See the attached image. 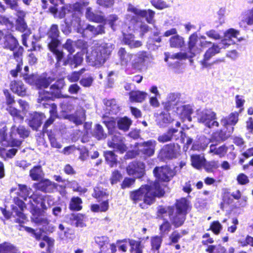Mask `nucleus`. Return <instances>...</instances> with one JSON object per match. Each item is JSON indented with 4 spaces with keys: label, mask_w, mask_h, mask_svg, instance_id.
<instances>
[{
    "label": "nucleus",
    "mask_w": 253,
    "mask_h": 253,
    "mask_svg": "<svg viewBox=\"0 0 253 253\" xmlns=\"http://www.w3.org/2000/svg\"><path fill=\"white\" fill-rule=\"evenodd\" d=\"M165 191L159 181H156L150 186L142 185L139 189L133 191L130 193V198L134 203H139V207L145 209L147 205L152 204L156 197L164 196Z\"/></svg>",
    "instance_id": "1"
},
{
    "label": "nucleus",
    "mask_w": 253,
    "mask_h": 253,
    "mask_svg": "<svg viewBox=\"0 0 253 253\" xmlns=\"http://www.w3.org/2000/svg\"><path fill=\"white\" fill-rule=\"evenodd\" d=\"M88 2L83 0H80L73 4L66 5L62 7L58 12L57 7H50L49 10L55 17L62 18L65 16H72L71 25L77 31V32H82L83 29L81 27V20L80 16L82 14V9L84 7L88 5Z\"/></svg>",
    "instance_id": "2"
},
{
    "label": "nucleus",
    "mask_w": 253,
    "mask_h": 253,
    "mask_svg": "<svg viewBox=\"0 0 253 253\" xmlns=\"http://www.w3.org/2000/svg\"><path fill=\"white\" fill-rule=\"evenodd\" d=\"M114 45L111 43L98 41L94 43L90 52L86 53V60L93 66L99 67L109 58Z\"/></svg>",
    "instance_id": "3"
},
{
    "label": "nucleus",
    "mask_w": 253,
    "mask_h": 253,
    "mask_svg": "<svg viewBox=\"0 0 253 253\" xmlns=\"http://www.w3.org/2000/svg\"><path fill=\"white\" fill-rule=\"evenodd\" d=\"M239 31L234 29H229L224 33V38L218 43H212V46L206 52L204 56V59L201 61V63L204 67H208L210 64L208 62L212 56L219 53L222 48H227L229 45L235 43L233 39H238V36Z\"/></svg>",
    "instance_id": "4"
},
{
    "label": "nucleus",
    "mask_w": 253,
    "mask_h": 253,
    "mask_svg": "<svg viewBox=\"0 0 253 253\" xmlns=\"http://www.w3.org/2000/svg\"><path fill=\"white\" fill-rule=\"evenodd\" d=\"M7 128L5 126L0 129V143L2 145L7 146H19L21 144V141L18 139V136L24 138L28 136L29 131L22 126L16 127L15 126L11 127L9 135L6 133Z\"/></svg>",
    "instance_id": "5"
},
{
    "label": "nucleus",
    "mask_w": 253,
    "mask_h": 253,
    "mask_svg": "<svg viewBox=\"0 0 253 253\" xmlns=\"http://www.w3.org/2000/svg\"><path fill=\"white\" fill-rule=\"evenodd\" d=\"M63 86V81L58 80L56 81L53 84L51 85L50 88L47 90H43V92H39V96L38 99V102L45 106V107L48 106L50 107L49 113L50 117L55 119L57 116L56 106L52 104L50 105L45 103L43 101L53 100L54 98H60L61 97V88Z\"/></svg>",
    "instance_id": "6"
},
{
    "label": "nucleus",
    "mask_w": 253,
    "mask_h": 253,
    "mask_svg": "<svg viewBox=\"0 0 253 253\" xmlns=\"http://www.w3.org/2000/svg\"><path fill=\"white\" fill-rule=\"evenodd\" d=\"M211 44V42L206 40H201L198 43V36L194 33L189 38L188 51L190 54L187 55V53H177L171 55L170 58L182 59L187 57H193L201 51V48L208 47Z\"/></svg>",
    "instance_id": "7"
},
{
    "label": "nucleus",
    "mask_w": 253,
    "mask_h": 253,
    "mask_svg": "<svg viewBox=\"0 0 253 253\" xmlns=\"http://www.w3.org/2000/svg\"><path fill=\"white\" fill-rule=\"evenodd\" d=\"M48 46L50 50L55 56L58 65L60 66V63L64 56V53L57 49V47L60 44V32L57 25L53 24L47 32Z\"/></svg>",
    "instance_id": "8"
},
{
    "label": "nucleus",
    "mask_w": 253,
    "mask_h": 253,
    "mask_svg": "<svg viewBox=\"0 0 253 253\" xmlns=\"http://www.w3.org/2000/svg\"><path fill=\"white\" fill-rule=\"evenodd\" d=\"M127 11L134 14H127L126 15L125 17L126 21L132 25H135L139 21V18L138 16L145 18L146 21L149 24L153 25L155 22L154 19L155 12L152 10H141L134 7L131 4H129Z\"/></svg>",
    "instance_id": "9"
},
{
    "label": "nucleus",
    "mask_w": 253,
    "mask_h": 253,
    "mask_svg": "<svg viewBox=\"0 0 253 253\" xmlns=\"http://www.w3.org/2000/svg\"><path fill=\"white\" fill-rule=\"evenodd\" d=\"M197 118L199 123L209 128H215L219 126L215 112L210 109H204L197 111Z\"/></svg>",
    "instance_id": "10"
},
{
    "label": "nucleus",
    "mask_w": 253,
    "mask_h": 253,
    "mask_svg": "<svg viewBox=\"0 0 253 253\" xmlns=\"http://www.w3.org/2000/svg\"><path fill=\"white\" fill-rule=\"evenodd\" d=\"M233 129L234 127L232 126L227 133L224 132L222 130H221L219 132L215 133L212 137V139H216V143L215 144H211L210 145L209 153L218 155L219 157H223L227 151V147L225 145L217 147V142L225 140L227 139L230 136Z\"/></svg>",
    "instance_id": "11"
},
{
    "label": "nucleus",
    "mask_w": 253,
    "mask_h": 253,
    "mask_svg": "<svg viewBox=\"0 0 253 253\" xmlns=\"http://www.w3.org/2000/svg\"><path fill=\"white\" fill-rule=\"evenodd\" d=\"M150 59V54L145 51H139L133 54L130 66L132 69L141 72L146 70Z\"/></svg>",
    "instance_id": "12"
},
{
    "label": "nucleus",
    "mask_w": 253,
    "mask_h": 253,
    "mask_svg": "<svg viewBox=\"0 0 253 253\" xmlns=\"http://www.w3.org/2000/svg\"><path fill=\"white\" fill-rule=\"evenodd\" d=\"M14 201L15 205L12 206L11 212L10 213L9 211L1 208L2 213L7 219L9 218L11 214L13 216H17L18 218L15 219V222L20 224L24 223L26 218V215L23 212L24 208L26 207L25 204L18 198H15Z\"/></svg>",
    "instance_id": "13"
},
{
    "label": "nucleus",
    "mask_w": 253,
    "mask_h": 253,
    "mask_svg": "<svg viewBox=\"0 0 253 253\" xmlns=\"http://www.w3.org/2000/svg\"><path fill=\"white\" fill-rule=\"evenodd\" d=\"M153 173L158 180L168 182L175 175V172L168 166H163L156 167L153 170Z\"/></svg>",
    "instance_id": "14"
},
{
    "label": "nucleus",
    "mask_w": 253,
    "mask_h": 253,
    "mask_svg": "<svg viewBox=\"0 0 253 253\" xmlns=\"http://www.w3.org/2000/svg\"><path fill=\"white\" fill-rule=\"evenodd\" d=\"M145 166L144 163L134 161L129 164L126 168V171L129 175L135 178H140L145 174Z\"/></svg>",
    "instance_id": "15"
},
{
    "label": "nucleus",
    "mask_w": 253,
    "mask_h": 253,
    "mask_svg": "<svg viewBox=\"0 0 253 253\" xmlns=\"http://www.w3.org/2000/svg\"><path fill=\"white\" fill-rule=\"evenodd\" d=\"M183 135L182 130L171 128L169 129L166 132L159 135L158 137V140L160 142L165 143L168 141L176 140L180 137L184 141Z\"/></svg>",
    "instance_id": "16"
},
{
    "label": "nucleus",
    "mask_w": 253,
    "mask_h": 253,
    "mask_svg": "<svg viewBox=\"0 0 253 253\" xmlns=\"http://www.w3.org/2000/svg\"><path fill=\"white\" fill-rule=\"evenodd\" d=\"M112 135L111 140H109L108 145L109 147L114 148L121 153L126 150V147L124 143V138L118 132L110 133Z\"/></svg>",
    "instance_id": "17"
},
{
    "label": "nucleus",
    "mask_w": 253,
    "mask_h": 253,
    "mask_svg": "<svg viewBox=\"0 0 253 253\" xmlns=\"http://www.w3.org/2000/svg\"><path fill=\"white\" fill-rule=\"evenodd\" d=\"M180 152V147L178 144H169L166 145L161 151L162 157L168 159L176 158Z\"/></svg>",
    "instance_id": "18"
},
{
    "label": "nucleus",
    "mask_w": 253,
    "mask_h": 253,
    "mask_svg": "<svg viewBox=\"0 0 253 253\" xmlns=\"http://www.w3.org/2000/svg\"><path fill=\"white\" fill-rule=\"evenodd\" d=\"M49 196H43L38 193H33L29 197V202L31 203V210L32 212V205H34L35 206H37V208L38 205H40L41 208L43 210L47 209V207L45 205V201H48L49 200Z\"/></svg>",
    "instance_id": "19"
},
{
    "label": "nucleus",
    "mask_w": 253,
    "mask_h": 253,
    "mask_svg": "<svg viewBox=\"0 0 253 253\" xmlns=\"http://www.w3.org/2000/svg\"><path fill=\"white\" fill-rule=\"evenodd\" d=\"M180 94L171 93L169 94L167 100L163 103L164 109L166 111L175 110L176 107L180 106L181 103L179 102Z\"/></svg>",
    "instance_id": "20"
},
{
    "label": "nucleus",
    "mask_w": 253,
    "mask_h": 253,
    "mask_svg": "<svg viewBox=\"0 0 253 253\" xmlns=\"http://www.w3.org/2000/svg\"><path fill=\"white\" fill-rule=\"evenodd\" d=\"M157 142L154 140H149L139 144L140 152L145 157H151L155 152Z\"/></svg>",
    "instance_id": "21"
},
{
    "label": "nucleus",
    "mask_w": 253,
    "mask_h": 253,
    "mask_svg": "<svg viewBox=\"0 0 253 253\" xmlns=\"http://www.w3.org/2000/svg\"><path fill=\"white\" fill-rule=\"evenodd\" d=\"M181 119L185 121L187 120L189 122L192 121L191 114L193 113V109L190 105H182L176 107V109L174 110Z\"/></svg>",
    "instance_id": "22"
},
{
    "label": "nucleus",
    "mask_w": 253,
    "mask_h": 253,
    "mask_svg": "<svg viewBox=\"0 0 253 253\" xmlns=\"http://www.w3.org/2000/svg\"><path fill=\"white\" fill-rule=\"evenodd\" d=\"M18 44L19 43L18 40L11 33H6L4 39L0 43V45L4 49L9 50H15Z\"/></svg>",
    "instance_id": "23"
},
{
    "label": "nucleus",
    "mask_w": 253,
    "mask_h": 253,
    "mask_svg": "<svg viewBox=\"0 0 253 253\" xmlns=\"http://www.w3.org/2000/svg\"><path fill=\"white\" fill-rule=\"evenodd\" d=\"M44 116L43 114L33 112L30 114L28 124L33 129L37 130L41 125Z\"/></svg>",
    "instance_id": "24"
},
{
    "label": "nucleus",
    "mask_w": 253,
    "mask_h": 253,
    "mask_svg": "<svg viewBox=\"0 0 253 253\" xmlns=\"http://www.w3.org/2000/svg\"><path fill=\"white\" fill-rule=\"evenodd\" d=\"M10 88L12 91L20 96H24L27 94V88L21 81L14 80L10 84Z\"/></svg>",
    "instance_id": "25"
},
{
    "label": "nucleus",
    "mask_w": 253,
    "mask_h": 253,
    "mask_svg": "<svg viewBox=\"0 0 253 253\" xmlns=\"http://www.w3.org/2000/svg\"><path fill=\"white\" fill-rule=\"evenodd\" d=\"M169 111L162 112L157 116L156 124L160 127H165L173 121Z\"/></svg>",
    "instance_id": "26"
},
{
    "label": "nucleus",
    "mask_w": 253,
    "mask_h": 253,
    "mask_svg": "<svg viewBox=\"0 0 253 253\" xmlns=\"http://www.w3.org/2000/svg\"><path fill=\"white\" fill-rule=\"evenodd\" d=\"M81 27L83 29V31L82 32H78L79 33L84 35V33L87 31L91 33L92 35L96 36L99 34H102L105 33V27L103 25H83L81 23Z\"/></svg>",
    "instance_id": "27"
},
{
    "label": "nucleus",
    "mask_w": 253,
    "mask_h": 253,
    "mask_svg": "<svg viewBox=\"0 0 253 253\" xmlns=\"http://www.w3.org/2000/svg\"><path fill=\"white\" fill-rule=\"evenodd\" d=\"M133 54L127 52L125 48L121 47L117 52L120 64L122 66H126L131 61Z\"/></svg>",
    "instance_id": "28"
},
{
    "label": "nucleus",
    "mask_w": 253,
    "mask_h": 253,
    "mask_svg": "<svg viewBox=\"0 0 253 253\" xmlns=\"http://www.w3.org/2000/svg\"><path fill=\"white\" fill-rule=\"evenodd\" d=\"M41 209L37 208V206L32 205V213L33 215L32 219L36 223L42 225L43 226L48 225L49 224L48 220L45 217L40 216Z\"/></svg>",
    "instance_id": "29"
},
{
    "label": "nucleus",
    "mask_w": 253,
    "mask_h": 253,
    "mask_svg": "<svg viewBox=\"0 0 253 253\" xmlns=\"http://www.w3.org/2000/svg\"><path fill=\"white\" fill-rule=\"evenodd\" d=\"M84 216L83 214H71L67 217V222L71 225L77 227H84L86 226L84 223Z\"/></svg>",
    "instance_id": "30"
},
{
    "label": "nucleus",
    "mask_w": 253,
    "mask_h": 253,
    "mask_svg": "<svg viewBox=\"0 0 253 253\" xmlns=\"http://www.w3.org/2000/svg\"><path fill=\"white\" fill-rule=\"evenodd\" d=\"M56 187V184L46 179L36 184V188L45 193H51Z\"/></svg>",
    "instance_id": "31"
},
{
    "label": "nucleus",
    "mask_w": 253,
    "mask_h": 253,
    "mask_svg": "<svg viewBox=\"0 0 253 253\" xmlns=\"http://www.w3.org/2000/svg\"><path fill=\"white\" fill-rule=\"evenodd\" d=\"M186 214L175 211L174 214L169 213L170 220L172 224L175 227L178 228L184 222Z\"/></svg>",
    "instance_id": "32"
},
{
    "label": "nucleus",
    "mask_w": 253,
    "mask_h": 253,
    "mask_svg": "<svg viewBox=\"0 0 253 253\" xmlns=\"http://www.w3.org/2000/svg\"><path fill=\"white\" fill-rule=\"evenodd\" d=\"M83 61V57L81 53L78 52L73 56H69L68 59L63 61V65H69L71 68H75L80 65Z\"/></svg>",
    "instance_id": "33"
},
{
    "label": "nucleus",
    "mask_w": 253,
    "mask_h": 253,
    "mask_svg": "<svg viewBox=\"0 0 253 253\" xmlns=\"http://www.w3.org/2000/svg\"><path fill=\"white\" fill-rule=\"evenodd\" d=\"M103 103L106 106V113L110 115H116L119 112V107L117 104L115 99H105L103 100Z\"/></svg>",
    "instance_id": "34"
},
{
    "label": "nucleus",
    "mask_w": 253,
    "mask_h": 253,
    "mask_svg": "<svg viewBox=\"0 0 253 253\" xmlns=\"http://www.w3.org/2000/svg\"><path fill=\"white\" fill-rule=\"evenodd\" d=\"M239 114L237 112H233L228 116L223 117L221 120V124L227 127L228 126H235L238 121Z\"/></svg>",
    "instance_id": "35"
},
{
    "label": "nucleus",
    "mask_w": 253,
    "mask_h": 253,
    "mask_svg": "<svg viewBox=\"0 0 253 253\" xmlns=\"http://www.w3.org/2000/svg\"><path fill=\"white\" fill-rule=\"evenodd\" d=\"M69 119L76 125L82 124L85 119L84 110H80L76 112L75 114L69 115Z\"/></svg>",
    "instance_id": "36"
},
{
    "label": "nucleus",
    "mask_w": 253,
    "mask_h": 253,
    "mask_svg": "<svg viewBox=\"0 0 253 253\" xmlns=\"http://www.w3.org/2000/svg\"><path fill=\"white\" fill-rule=\"evenodd\" d=\"M176 211L187 214L189 207V202L185 198L177 200L176 204Z\"/></svg>",
    "instance_id": "37"
},
{
    "label": "nucleus",
    "mask_w": 253,
    "mask_h": 253,
    "mask_svg": "<svg viewBox=\"0 0 253 253\" xmlns=\"http://www.w3.org/2000/svg\"><path fill=\"white\" fill-rule=\"evenodd\" d=\"M127 241L130 247V252L131 253H142L144 246L141 241L130 239H128Z\"/></svg>",
    "instance_id": "38"
},
{
    "label": "nucleus",
    "mask_w": 253,
    "mask_h": 253,
    "mask_svg": "<svg viewBox=\"0 0 253 253\" xmlns=\"http://www.w3.org/2000/svg\"><path fill=\"white\" fill-rule=\"evenodd\" d=\"M55 80L54 78L48 77L46 78L44 76H40L38 77L36 86L39 89L44 88H47L50 84Z\"/></svg>",
    "instance_id": "39"
},
{
    "label": "nucleus",
    "mask_w": 253,
    "mask_h": 253,
    "mask_svg": "<svg viewBox=\"0 0 253 253\" xmlns=\"http://www.w3.org/2000/svg\"><path fill=\"white\" fill-rule=\"evenodd\" d=\"M129 98L131 101L142 102L146 98L147 93L139 90L132 91L129 92Z\"/></svg>",
    "instance_id": "40"
},
{
    "label": "nucleus",
    "mask_w": 253,
    "mask_h": 253,
    "mask_svg": "<svg viewBox=\"0 0 253 253\" xmlns=\"http://www.w3.org/2000/svg\"><path fill=\"white\" fill-rule=\"evenodd\" d=\"M86 18L91 21L95 22H102L104 20V17L100 14H97L91 11V8L87 7L85 12Z\"/></svg>",
    "instance_id": "41"
},
{
    "label": "nucleus",
    "mask_w": 253,
    "mask_h": 253,
    "mask_svg": "<svg viewBox=\"0 0 253 253\" xmlns=\"http://www.w3.org/2000/svg\"><path fill=\"white\" fill-rule=\"evenodd\" d=\"M43 176L44 173L41 166H35L30 171V176L33 180H40Z\"/></svg>",
    "instance_id": "42"
},
{
    "label": "nucleus",
    "mask_w": 253,
    "mask_h": 253,
    "mask_svg": "<svg viewBox=\"0 0 253 253\" xmlns=\"http://www.w3.org/2000/svg\"><path fill=\"white\" fill-rule=\"evenodd\" d=\"M191 164L193 167L200 169L204 166L206 159L203 156L199 155H194L191 156Z\"/></svg>",
    "instance_id": "43"
},
{
    "label": "nucleus",
    "mask_w": 253,
    "mask_h": 253,
    "mask_svg": "<svg viewBox=\"0 0 253 253\" xmlns=\"http://www.w3.org/2000/svg\"><path fill=\"white\" fill-rule=\"evenodd\" d=\"M0 253H19V250L12 244L4 242L0 244Z\"/></svg>",
    "instance_id": "44"
},
{
    "label": "nucleus",
    "mask_w": 253,
    "mask_h": 253,
    "mask_svg": "<svg viewBox=\"0 0 253 253\" xmlns=\"http://www.w3.org/2000/svg\"><path fill=\"white\" fill-rule=\"evenodd\" d=\"M93 136L98 140L104 139L107 137V134L104 131L103 127L99 124L95 125L92 132Z\"/></svg>",
    "instance_id": "45"
},
{
    "label": "nucleus",
    "mask_w": 253,
    "mask_h": 253,
    "mask_svg": "<svg viewBox=\"0 0 253 253\" xmlns=\"http://www.w3.org/2000/svg\"><path fill=\"white\" fill-rule=\"evenodd\" d=\"M241 22L246 23L249 26L253 25V7L242 13Z\"/></svg>",
    "instance_id": "46"
},
{
    "label": "nucleus",
    "mask_w": 253,
    "mask_h": 253,
    "mask_svg": "<svg viewBox=\"0 0 253 253\" xmlns=\"http://www.w3.org/2000/svg\"><path fill=\"white\" fill-rule=\"evenodd\" d=\"M7 110L13 117V120L15 122L17 121L18 122L20 123L23 121L24 116L20 111L17 110L14 107H13L12 106H8L7 108Z\"/></svg>",
    "instance_id": "47"
},
{
    "label": "nucleus",
    "mask_w": 253,
    "mask_h": 253,
    "mask_svg": "<svg viewBox=\"0 0 253 253\" xmlns=\"http://www.w3.org/2000/svg\"><path fill=\"white\" fill-rule=\"evenodd\" d=\"M18 187L19 191L17 192V195L23 198L25 201H26L27 199H29V195L32 193V189L25 185L19 184Z\"/></svg>",
    "instance_id": "48"
},
{
    "label": "nucleus",
    "mask_w": 253,
    "mask_h": 253,
    "mask_svg": "<svg viewBox=\"0 0 253 253\" xmlns=\"http://www.w3.org/2000/svg\"><path fill=\"white\" fill-rule=\"evenodd\" d=\"M163 237L155 236L151 238V250L153 252H158L163 241Z\"/></svg>",
    "instance_id": "49"
},
{
    "label": "nucleus",
    "mask_w": 253,
    "mask_h": 253,
    "mask_svg": "<svg viewBox=\"0 0 253 253\" xmlns=\"http://www.w3.org/2000/svg\"><path fill=\"white\" fill-rule=\"evenodd\" d=\"M169 42L170 46L172 47H181L184 44L183 38L178 35L171 37Z\"/></svg>",
    "instance_id": "50"
},
{
    "label": "nucleus",
    "mask_w": 253,
    "mask_h": 253,
    "mask_svg": "<svg viewBox=\"0 0 253 253\" xmlns=\"http://www.w3.org/2000/svg\"><path fill=\"white\" fill-rule=\"evenodd\" d=\"M95 241L100 247V251L103 252L108 249L109 240L106 236L97 237L95 238Z\"/></svg>",
    "instance_id": "51"
},
{
    "label": "nucleus",
    "mask_w": 253,
    "mask_h": 253,
    "mask_svg": "<svg viewBox=\"0 0 253 253\" xmlns=\"http://www.w3.org/2000/svg\"><path fill=\"white\" fill-rule=\"evenodd\" d=\"M82 199L78 197H73L70 201L69 208L72 211H79L82 209Z\"/></svg>",
    "instance_id": "52"
},
{
    "label": "nucleus",
    "mask_w": 253,
    "mask_h": 253,
    "mask_svg": "<svg viewBox=\"0 0 253 253\" xmlns=\"http://www.w3.org/2000/svg\"><path fill=\"white\" fill-rule=\"evenodd\" d=\"M104 156L106 162L111 167H113L117 165V156L115 155L113 152L106 151L104 152Z\"/></svg>",
    "instance_id": "53"
},
{
    "label": "nucleus",
    "mask_w": 253,
    "mask_h": 253,
    "mask_svg": "<svg viewBox=\"0 0 253 253\" xmlns=\"http://www.w3.org/2000/svg\"><path fill=\"white\" fill-rule=\"evenodd\" d=\"M131 124V121L127 117L120 118L117 122L118 127L120 129L124 131L127 130Z\"/></svg>",
    "instance_id": "54"
},
{
    "label": "nucleus",
    "mask_w": 253,
    "mask_h": 253,
    "mask_svg": "<svg viewBox=\"0 0 253 253\" xmlns=\"http://www.w3.org/2000/svg\"><path fill=\"white\" fill-rule=\"evenodd\" d=\"M171 228V225L170 223L168 220H164L159 227L161 236L163 237L168 234Z\"/></svg>",
    "instance_id": "55"
},
{
    "label": "nucleus",
    "mask_w": 253,
    "mask_h": 253,
    "mask_svg": "<svg viewBox=\"0 0 253 253\" xmlns=\"http://www.w3.org/2000/svg\"><path fill=\"white\" fill-rule=\"evenodd\" d=\"M17 150L15 148H11L8 150L5 149L0 148V156L5 158H12L16 154Z\"/></svg>",
    "instance_id": "56"
},
{
    "label": "nucleus",
    "mask_w": 253,
    "mask_h": 253,
    "mask_svg": "<svg viewBox=\"0 0 253 253\" xmlns=\"http://www.w3.org/2000/svg\"><path fill=\"white\" fill-rule=\"evenodd\" d=\"M93 81L94 79L91 75H85L80 80V84L84 87H89L92 85Z\"/></svg>",
    "instance_id": "57"
},
{
    "label": "nucleus",
    "mask_w": 253,
    "mask_h": 253,
    "mask_svg": "<svg viewBox=\"0 0 253 253\" xmlns=\"http://www.w3.org/2000/svg\"><path fill=\"white\" fill-rule=\"evenodd\" d=\"M218 167V162L215 161L205 162L204 165V169L208 172H212L214 169H217Z\"/></svg>",
    "instance_id": "58"
},
{
    "label": "nucleus",
    "mask_w": 253,
    "mask_h": 253,
    "mask_svg": "<svg viewBox=\"0 0 253 253\" xmlns=\"http://www.w3.org/2000/svg\"><path fill=\"white\" fill-rule=\"evenodd\" d=\"M15 29L21 33L26 31L28 29V26L25 20H15Z\"/></svg>",
    "instance_id": "59"
},
{
    "label": "nucleus",
    "mask_w": 253,
    "mask_h": 253,
    "mask_svg": "<svg viewBox=\"0 0 253 253\" xmlns=\"http://www.w3.org/2000/svg\"><path fill=\"white\" fill-rule=\"evenodd\" d=\"M151 3L158 9H163L170 6L169 4L163 0H152Z\"/></svg>",
    "instance_id": "60"
},
{
    "label": "nucleus",
    "mask_w": 253,
    "mask_h": 253,
    "mask_svg": "<svg viewBox=\"0 0 253 253\" xmlns=\"http://www.w3.org/2000/svg\"><path fill=\"white\" fill-rule=\"evenodd\" d=\"M63 48L67 50L70 54H72L75 51L76 48L75 42L71 39H68L63 45Z\"/></svg>",
    "instance_id": "61"
},
{
    "label": "nucleus",
    "mask_w": 253,
    "mask_h": 253,
    "mask_svg": "<svg viewBox=\"0 0 253 253\" xmlns=\"http://www.w3.org/2000/svg\"><path fill=\"white\" fill-rule=\"evenodd\" d=\"M47 135L51 147L56 148H61L62 145L59 142H57L54 133L51 131L48 132Z\"/></svg>",
    "instance_id": "62"
},
{
    "label": "nucleus",
    "mask_w": 253,
    "mask_h": 253,
    "mask_svg": "<svg viewBox=\"0 0 253 253\" xmlns=\"http://www.w3.org/2000/svg\"><path fill=\"white\" fill-rule=\"evenodd\" d=\"M182 237V235L177 230L173 231L169 236L170 243L169 245L177 243L179 240Z\"/></svg>",
    "instance_id": "63"
},
{
    "label": "nucleus",
    "mask_w": 253,
    "mask_h": 253,
    "mask_svg": "<svg viewBox=\"0 0 253 253\" xmlns=\"http://www.w3.org/2000/svg\"><path fill=\"white\" fill-rule=\"evenodd\" d=\"M123 178V176L121 172L118 170L114 171L110 178V182L112 185L117 184L120 182Z\"/></svg>",
    "instance_id": "64"
}]
</instances>
